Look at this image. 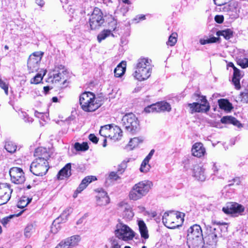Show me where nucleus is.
I'll list each match as a JSON object with an SVG mask.
<instances>
[{
  "instance_id": "nucleus-1",
  "label": "nucleus",
  "mask_w": 248,
  "mask_h": 248,
  "mask_svg": "<svg viewBox=\"0 0 248 248\" xmlns=\"http://www.w3.org/2000/svg\"><path fill=\"white\" fill-rule=\"evenodd\" d=\"M79 101L81 108L85 112L94 111L102 105L101 102L93 93L90 92L81 93Z\"/></svg>"
},
{
  "instance_id": "nucleus-2",
  "label": "nucleus",
  "mask_w": 248,
  "mask_h": 248,
  "mask_svg": "<svg viewBox=\"0 0 248 248\" xmlns=\"http://www.w3.org/2000/svg\"><path fill=\"white\" fill-rule=\"evenodd\" d=\"M152 183L149 181H142L133 186L129 193L130 200L137 201L145 196L149 191Z\"/></svg>"
},
{
  "instance_id": "nucleus-3",
  "label": "nucleus",
  "mask_w": 248,
  "mask_h": 248,
  "mask_svg": "<svg viewBox=\"0 0 248 248\" xmlns=\"http://www.w3.org/2000/svg\"><path fill=\"white\" fill-rule=\"evenodd\" d=\"M184 215L180 212H165L162 217V222L168 228L174 229L183 222Z\"/></svg>"
},
{
  "instance_id": "nucleus-4",
  "label": "nucleus",
  "mask_w": 248,
  "mask_h": 248,
  "mask_svg": "<svg viewBox=\"0 0 248 248\" xmlns=\"http://www.w3.org/2000/svg\"><path fill=\"white\" fill-rule=\"evenodd\" d=\"M48 156H46V158L38 156L31 163L30 170L34 175L42 176L46 174L49 169Z\"/></svg>"
},
{
  "instance_id": "nucleus-5",
  "label": "nucleus",
  "mask_w": 248,
  "mask_h": 248,
  "mask_svg": "<svg viewBox=\"0 0 248 248\" xmlns=\"http://www.w3.org/2000/svg\"><path fill=\"white\" fill-rule=\"evenodd\" d=\"M116 237L123 241L132 240L135 236L134 232L127 225L119 221L115 230Z\"/></svg>"
},
{
  "instance_id": "nucleus-6",
  "label": "nucleus",
  "mask_w": 248,
  "mask_h": 248,
  "mask_svg": "<svg viewBox=\"0 0 248 248\" xmlns=\"http://www.w3.org/2000/svg\"><path fill=\"white\" fill-rule=\"evenodd\" d=\"M123 126L128 132L134 133L139 128V122L133 113H128L123 116L122 120Z\"/></svg>"
},
{
  "instance_id": "nucleus-7",
  "label": "nucleus",
  "mask_w": 248,
  "mask_h": 248,
  "mask_svg": "<svg viewBox=\"0 0 248 248\" xmlns=\"http://www.w3.org/2000/svg\"><path fill=\"white\" fill-rule=\"evenodd\" d=\"M204 224L207 230H210V233L208 234V239L210 243V245H216L218 241L219 238L222 237L221 232L223 229L227 231V227H222L220 226H217L216 227H213L209 225Z\"/></svg>"
},
{
  "instance_id": "nucleus-8",
  "label": "nucleus",
  "mask_w": 248,
  "mask_h": 248,
  "mask_svg": "<svg viewBox=\"0 0 248 248\" xmlns=\"http://www.w3.org/2000/svg\"><path fill=\"white\" fill-rule=\"evenodd\" d=\"M103 14L98 8L94 9L90 16L89 24L91 29L95 30L100 27L104 22Z\"/></svg>"
},
{
  "instance_id": "nucleus-9",
  "label": "nucleus",
  "mask_w": 248,
  "mask_h": 248,
  "mask_svg": "<svg viewBox=\"0 0 248 248\" xmlns=\"http://www.w3.org/2000/svg\"><path fill=\"white\" fill-rule=\"evenodd\" d=\"M200 102L188 104L192 113L194 112H207L209 110L210 106L205 96H202Z\"/></svg>"
},
{
  "instance_id": "nucleus-10",
  "label": "nucleus",
  "mask_w": 248,
  "mask_h": 248,
  "mask_svg": "<svg viewBox=\"0 0 248 248\" xmlns=\"http://www.w3.org/2000/svg\"><path fill=\"white\" fill-rule=\"evenodd\" d=\"M9 174L12 183L21 184L25 181V177L23 170L18 167H13L9 170Z\"/></svg>"
},
{
  "instance_id": "nucleus-11",
  "label": "nucleus",
  "mask_w": 248,
  "mask_h": 248,
  "mask_svg": "<svg viewBox=\"0 0 248 248\" xmlns=\"http://www.w3.org/2000/svg\"><path fill=\"white\" fill-rule=\"evenodd\" d=\"M12 192L9 184H0V205L6 204L9 201Z\"/></svg>"
},
{
  "instance_id": "nucleus-12",
  "label": "nucleus",
  "mask_w": 248,
  "mask_h": 248,
  "mask_svg": "<svg viewBox=\"0 0 248 248\" xmlns=\"http://www.w3.org/2000/svg\"><path fill=\"white\" fill-rule=\"evenodd\" d=\"M245 210V207L236 202H231L226 204L225 207L222 208V211L227 215L230 214H241Z\"/></svg>"
},
{
  "instance_id": "nucleus-13",
  "label": "nucleus",
  "mask_w": 248,
  "mask_h": 248,
  "mask_svg": "<svg viewBox=\"0 0 248 248\" xmlns=\"http://www.w3.org/2000/svg\"><path fill=\"white\" fill-rule=\"evenodd\" d=\"M118 210L121 212L123 217L126 220H131L134 217L132 207L127 202H120L118 204Z\"/></svg>"
},
{
  "instance_id": "nucleus-14",
  "label": "nucleus",
  "mask_w": 248,
  "mask_h": 248,
  "mask_svg": "<svg viewBox=\"0 0 248 248\" xmlns=\"http://www.w3.org/2000/svg\"><path fill=\"white\" fill-rule=\"evenodd\" d=\"M66 71L64 70V67L62 65L56 67L53 71L49 74V79H51V81L56 82L59 81L62 78H64L63 75Z\"/></svg>"
},
{
  "instance_id": "nucleus-15",
  "label": "nucleus",
  "mask_w": 248,
  "mask_h": 248,
  "mask_svg": "<svg viewBox=\"0 0 248 248\" xmlns=\"http://www.w3.org/2000/svg\"><path fill=\"white\" fill-rule=\"evenodd\" d=\"M192 175L196 180L200 181H204L206 178L205 172V169L202 166L196 165L191 170Z\"/></svg>"
},
{
  "instance_id": "nucleus-16",
  "label": "nucleus",
  "mask_w": 248,
  "mask_h": 248,
  "mask_svg": "<svg viewBox=\"0 0 248 248\" xmlns=\"http://www.w3.org/2000/svg\"><path fill=\"white\" fill-rule=\"evenodd\" d=\"M151 72L152 71H149L148 68L142 69L136 68L133 76L136 79L141 81L148 79L150 77Z\"/></svg>"
},
{
  "instance_id": "nucleus-17",
  "label": "nucleus",
  "mask_w": 248,
  "mask_h": 248,
  "mask_svg": "<svg viewBox=\"0 0 248 248\" xmlns=\"http://www.w3.org/2000/svg\"><path fill=\"white\" fill-rule=\"evenodd\" d=\"M96 180L97 178L94 176H88L85 177L77 188L76 192L73 195V197L74 198H76L78 194L82 191L90 183Z\"/></svg>"
},
{
  "instance_id": "nucleus-18",
  "label": "nucleus",
  "mask_w": 248,
  "mask_h": 248,
  "mask_svg": "<svg viewBox=\"0 0 248 248\" xmlns=\"http://www.w3.org/2000/svg\"><path fill=\"white\" fill-rule=\"evenodd\" d=\"M96 201L98 205L102 206L108 204L110 200L107 193L101 189L98 191L96 196Z\"/></svg>"
},
{
  "instance_id": "nucleus-19",
  "label": "nucleus",
  "mask_w": 248,
  "mask_h": 248,
  "mask_svg": "<svg viewBox=\"0 0 248 248\" xmlns=\"http://www.w3.org/2000/svg\"><path fill=\"white\" fill-rule=\"evenodd\" d=\"M203 237L202 232L200 225L195 224L191 226L187 230V238Z\"/></svg>"
},
{
  "instance_id": "nucleus-20",
  "label": "nucleus",
  "mask_w": 248,
  "mask_h": 248,
  "mask_svg": "<svg viewBox=\"0 0 248 248\" xmlns=\"http://www.w3.org/2000/svg\"><path fill=\"white\" fill-rule=\"evenodd\" d=\"M41 61V57L34 55H30L28 61V67L30 72L36 71L39 68V64Z\"/></svg>"
},
{
  "instance_id": "nucleus-21",
  "label": "nucleus",
  "mask_w": 248,
  "mask_h": 248,
  "mask_svg": "<svg viewBox=\"0 0 248 248\" xmlns=\"http://www.w3.org/2000/svg\"><path fill=\"white\" fill-rule=\"evenodd\" d=\"M187 244L189 248H202L204 244L203 237L187 238Z\"/></svg>"
},
{
  "instance_id": "nucleus-22",
  "label": "nucleus",
  "mask_w": 248,
  "mask_h": 248,
  "mask_svg": "<svg viewBox=\"0 0 248 248\" xmlns=\"http://www.w3.org/2000/svg\"><path fill=\"white\" fill-rule=\"evenodd\" d=\"M192 155H205L206 149L203 144L201 142L195 143L191 148Z\"/></svg>"
},
{
  "instance_id": "nucleus-23",
  "label": "nucleus",
  "mask_w": 248,
  "mask_h": 248,
  "mask_svg": "<svg viewBox=\"0 0 248 248\" xmlns=\"http://www.w3.org/2000/svg\"><path fill=\"white\" fill-rule=\"evenodd\" d=\"M151 62V60L148 58H141L138 60L136 68L142 69L148 68L149 71H152Z\"/></svg>"
},
{
  "instance_id": "nucleus-24",
  "label": "nucleus",
  "mask_w": 248,
  "mask_h": 248,
  "mask_svg": "<svg viewBox=\"0 0 248 248\" xmlns=\"http://www.w3.org/2000/svg\"><path fill=\"white\" fill-rule=\"evenodd\" d=\"M71 175V165L67 163L62 169H61L57 176L60 180H62L64 178H68Z\"/></svg>"
},
{
  "instance_id": "nucleus-25",
  "label": "nucleus",
  "mask_w": 248,
  "mask_h": 248,
  "mask_svg": "<svg viewBox=\"0 0 248 248\" xmlns=\"http://www.w3.org/2000/svg\"><path fill=\"white\" fill-rule=\"evenodd\" d=\"M122 131L121 128L118 126H114L112 127L111 130V133L108 135V137L114 140H120L122 136Z\"/></svg>"
},
{
  "instance_id": "nucleus-26",
  "label": "nucleus",
  "mask_w": 248,
  "mask_h": 248,
  "mask_svg": "<svg viewBox=\"0 0 248 248\" xmlns=\"http://www.w3.org/2000/svg\"><path fill=\"white\" fill-rule=\"evenodd\" d=\"M144 139L143 137H135L131 139L128 144L126 146L125 149L127 150H132L135 148L143 142Z\"/></svg>"
},
{
  "instance_id": "nucleus-27",
  "label": "nucleus",
  "mask_w": 248,
  "mask_h": 248,
  "mask_svg": "<svg viewBox=\"0 0 248 248\" xmlns=\"http://www.w3.org/2000/svg\"><path fill=\"white\" fill-rule=\"evenodd\" d=\"M110 24L114 25V27L110 30H104L101 31L97 36V40L99 42H101L103 40L106 39L107 37L109 36L111 34L112 30L114 31L116 28V21H113Z\"/></svg>"
},
{
  "instance_id": "nucleus-28",
  "label": "nucleus",
  "mask_w": 248,
  "mask_h": 248,
  "mask_svg": "<svg viewBox=\"0 0 248 248\" xmlns=\"http://www.w3.org/2000/svg\"><path fill=\"white\" fill-rule=\"evenodd\" d=\"M80 240V236L79 235H76L67 238L64 240V242L66 244V246H67L68 248H71L77 246L78 244V243L79 242Z\"/></svg>"
},
{
  "instance_id": "nucleus-29",
  "label": "nucleus",
  "mask_w": 248,
  "mask_h": 248,
  "mask_svg": "<svg viewBox=\"0 0 248 248\" xmlns=\"http://www.w3.org/2000/svg\"><path fill=\"white\" fill-rule=\"evenodd\" d=\"M138 226L141 237L147 239L149 237L148 231L144 222L143 220L138 221Z\"/></svg>"
},
{
  "instance_id": "nucleus-30",
  "label": "nucleus",
  "mask_w": 248,
  "mask_h": 248,
  "mask_svg": "<svg viewBox=\"0 0 248 248\" xmlns=\"http://www.w3.org/2000/svg\"><path fill=\"white\" fill-rule=\"evenodd\" d=\"M126 62H122L114 69V75L117 78L122 77L126 69Z\"/></svg>"
},
{
  "instance_id": "nucleus-31",
  "label": "nucleus",
  "mask_w": 248,
  "mask_h": 248,
  "mask_svg": "<svg viewBox=\"0 0 248 248\" xmlns=\"http://www.w3.org/2000/svg\"><path fill=\"white\" fill-rule=\"evenodd\" d=\"M156 105V108L157 109V112L160 111H168L170 112L171 108L170 104L167 103V102L162 101L160 102H158L155 104Z\"/></svg>"
},
{
  "instance_id": "nucleus-32",
  "label": "nucleus",
  "mask_w": 248,
  "mask_h": 248,
  "mask_svg": "<svg viewBox=\"0 0 248 248\" xmlns=\"http://www.w3.org/2000/svg\"><path fill=\"white\" fill-rule=\"evenodd\" d=\"M221 122L223 124H232L239 127L241 126V124L235 118L232 116H224L221 119Z\"/></svg>"
},
{
  "instance_id": "nucleus-33",
  "label": "nucleus",
  "mask_w": 248,
  "mask_h": 248,
  "mask_svg": "<svg viewBox=\"0 0 248 248\" xmlns=\"http://www.w3.org/2000/svg\"><path fill=\"white\" fill-rule=\"evenodd\" d=\"M152 156H146L141 163L140 170L141 172L146 173L148 172L151 167L149 164V160L151 159Z\"/></svg>"
},
{
  "instance_id": "nucleus-34",
  "label": "nucleus",
  "mask_w": 248,
  "mask_h": 248,
  "mask_svg": "<svg viewBox=\"0 0 248 248\" xmlns=\"http://www.w3.org/2000/svg\"><path fill=\"white\" fill-rule=\"evenodd\" d=\"M218 105L221 109L230 111L232 109V104L226 99H220L218 101Z\"/></svg>"
},
{
  "instance_id": "nucleus-35",
  "label": "nucleus",
  "mask_w": 248,
  "mask_h": 248,
  "mask_svg": "<svg viewBox=\"0 0 248 248\" xmlns=\"http://www.w3.org/2000/svg\"><path fill=\"white\" fill-rule=\"evenodd\" d=\"M22 212H21L17 214L11 215L3 217L0 220V223L3 225V226L7 227V225L11 222L12 219L19 216L21 214Z\"/></svg>"
},
{
  "instance_id": "nucleus-36",
  "label": "nucleus",
  "mask_w": 248,
  "mask_h": 248,
  "mask_svg": "<svg viewBox=\"0 0 248 248\" xmlns=\"http://www.w3.org/2000/svg\"><path fill=\"white\" fill-rule=\"evenodd\" d=\"M35 232V226L33 224H29L24 229V235L26 238H30Z\"/></svg>"
},
{
  "instance_id": "nucleus-37",
  "label": "nucleus",
  "mask_w": 248,
  "mask_h": 248,
  "mask_svg": "<svg viewBox=\"0 0 248 248\" xmlns=\"http://www.w3.org/2000/svg\"><path fill=\"white\" fill-rule=\"evenodd\" d=\"M216 34L218 36H223L225 39L229 40L232 37L233 31L231 29H227L225 30L217 31Z\"/></svg>"
},
{
  "instance_id": "nucleus-38",
  "label": "nucleus",
  "mask_w": 248,
  "mask_h": 248,
  "mask_svg": "<svg viewBox=\"0 0 248 248\" xmlns=\"http://www.w3.org/2000/svg\"><path fill=\"white\" fill-rule=\"evenodd\" d=\"M112 129V127H111V125L110 124L104 125L101 127V129L99 131V134L101 136L106 138L108 137V135L111 133V130Z\"/></svg>"
},
{
  "instance_id": "nucleus-39",
  "label": "nucleus",
  "mask_w": 248,
  "mask_h": 248,
  "mask_svg": "<svg viewBox=\"0 0 248 248\" xmlns=\"http://www.w3.org/2000/svg\"><path fill=\"white\" fill-rule=\"evenodd\" d=\"M60 217L56 218L52 223L51 227V232L53 233H56L61 229Z\"/></svg>"
},
{
  "instance_id": "nucleus-40",
  "label": "nucleus",
  "mask_w": 248,
  "mask_h": 248,
  "mask_svg": "<svg viewBox=\"0 0 248 248\" xmlns=\"http://www.w3.org/2000/svg\"><path fill=\"white\" fill-rule=\"evenodd\" d=\"M75 149L78 151H85L89 149L87 142H83L82 143L76 142L74 144Z\"/></svg>"
},
{
  "instance_id": "nucleus-41",
  "label": "nucleus",
  "mask_w": 248,
  "mask_h": 248,
  "mask_svg": "<svg viewBox=\"0 0 248 248\" xmlns=\"http://www.w3.org/2000/svg\"><path fill=\"white\" fill-rule=\"evenodd\" d=\"M4 147L6 151L11 154L14 153L17 148L16 145L10 141L6 142Z\"/></svg>"
},
{
  "instance_id": "nucleus-42",
  "label": "nucleus",
  "mask_w": 248,
  "mask_h": 248,
  "mask_svg": "<svg viewBox=\"0 0 248 248\" xmlns=\"http://www.w3.org/2000/svg\"><path fill=\"white\" fill-rule=\"evenodd\" d=\"M117 237H112L110 240V248H121V241Z\"/></svg>"
},
{
  "instance_id": "nucleus-43",
  "label": "nucleus",
  "mask_w": 248,
  "mask_h": 248,
  "mask_svg": "<svg viewBox=\"0 0 248 248\" xmlns=\"http://www.w3.org/2000/svg\"><path fill=\"white\" fill-rule=\"evenodd\" d=\"M237 63L242 68L248 67V57L237 59Z\"/></svg>"
},
{
  "instance_id": "nucleus-44",
  "label": "nucleus",
  "mask_w": 248,
  "mask_h": 248,
  "mask_svg": "<svg viewBox=\"0 0 248 248\" xmlns=\"http://www.w3.org/2000/svg\"><path fill=\"white\" fill-rule=\"evenodd\" d=\"M31 202L28 198L23 197L21 198L17 202V206L19 208H23L26 207Z\"/></svg>"
},
{
  "instance_id": "nucleus-45",
  "label": "nucleus",
  "mask_w": 248,
  "mask_h": 248,
  "mask_svg": "<svg viewBox=\"0 0 248 248\" xmlns=\"http://www.w3.org/2000/svg\"><path fill=\"white\" fill-rule=\"evenodd\" d=\"M177 34L175 32L172 33L169 37L167 44L168 46H173L177 42Z\"/></svg>"
},
{
  "instance_id": "nucleus-46",
  "label": "nucleus",
  "mask_w": 248,
  "mask_h": 248,
  "mask_svg": "<svg viewBox=\"0 0 248 248\" xmlns=\"http://www.w3.org/2000/svg\"><path fill=\"white\" fill-rule=\"evenodd\" d=\"M106 180H114L116 181L119 179V176L117 174V173L115 171H111L108 174H106Z\"/></svg>"
},
{
  "instance_id": "nucleus-47",
  "label": "nucleus",
  "mask_w": 248,
  "mask_h": 248,
  "mask_svg": "<svg viewBox=\"0 0 248 248\" xmlns=\"http://www.w3.org/2000/svg\"><path fill=\"white\" fill-rule=\"evenodd\" d=\"M35 155H43L45 154H52V152L47 151V149L46 148H44L43 147H40L36 149L35 151Z\"/></svg>"
},
{
  "instance_id": "nucleus-48",
  "label": "nucleus",
  "mask_w": 248,
  "mask_h": 248,
  "mask_svg": "<svg viewBox=\"0 0 248 248\" xmlns=\"http://www.w3.org/2000/svg\"><path fill=\"white\" fill-rule=\"evenodd\" d=\"M45 73L44 74L43 76H42L40 74H37L34 78L31 79V83L37 84L39 83L43 79V76Z\"/></svg>"
},
{
  "instance_id": "nucleus-49",
  "label": "nucleus",
  "mask_w": 248,
  "mask_h": 248,
  "mask_svg": "<svg viewBox=\"0 0 248 248\" xmlns=\"http://www.w3.org/2000/svg\"><path fill=\"white\" fill-rule=\"evenodd\" d=\"M155 104L148 106L144 108V111L146 113L157 112V109Z\"/></svg>"
},
{
  "instance_id": "nucleus-50",
  "label": "nucleus",
  "mask_w": 248,
  "mask_h": 248,
  "mask_svg": "<svg viewBox=\"0 0 248 248\" xmlns=\"http://www.w3.org/2000/svg\"><path fill=\"white\" fill-rule=\"evenodd\" d=\"M72 211H73V209L72 208L67 207L63 211V213H62V214L61 215V216L60 217V218H62V217H65V219H66V218L70 214H71Z\"/></svg>"
},
{
  "instance_id": "nucleus-51",
  "label": "nucleus",
  "mask_w": 248,
  "mask_h": 248,
  "mask_svg": "<svg viewBox=\"0 0 248 248\" xmlns=\"http://www.w3.org/2000/svg\"><path fill=\"white\" fill-rule=\"evenodd\" d=\"M229 182L230 183L228 185L229 186H232L234 184L238 185L241 183V179L240 177H235L233 178L232 180L229 181Z\"/></svg>"
},
{
  "instance_id": "nucleus-52",
  "label": "nucleus",
  "mask_w": 248,
  "mask_h": 248,
  "mask_svg": "<svg viewBox=\"0 0 248 248\" xmlns=\"http://www.w3.org/2000/svg\"><path fill=\"white\" fill-rule=\"evenodd\" d=\"M239 79L240 78L233 77L232 78V82L235 85V88L238 89L240 88Z\"/></svg>"
},
{
  "instance_id": "nucleus-53",
  "label": "nucleus",
  "mask_w": 248,
  "mask_h": 248,
  "mask_svg": "<svg viewBox=\"0 0 248 248\" xmlns=\"http://www.w3.org/2000/svg\"><path fill=\"white\" fill-rule=\"evenodd\" d=\"M89 139L94 143H97L98 141V139L93 134L89 135Z\"/></svg>"
},
{
  "instance_id": "nucleus-54",
  "label": "nucleus",
  "mask_w": 248,
  "mask_h": 248,
  "mask_svg": "<svg viewBox=\"0 0 248 248\" xmlns=\"http://www.w3.org/2000/svg\"><path fill=\"white\" fill-rule=\"evenodd\" d=\"M224 20V17L223 16L221 15H217L215 17V20L218 23H221L223 22Z\"/></svg>"
},
{
  "instance_id": "nucleus-55",
  "label": "nucleus",
  "mask_w": 248,
  "mask_h": 248,
  "mask_svg": "<svg viewBox=\"0 0 248 248\" xmlns=\"http://www.w3.org/2000/svg\"><path fill=\"white\" fill-rule=\"evenodd\" d=\"M214 1L216 5L221 6L226 4L227 0H214Z\"/></svg>"
},
{
  "instance_id": "nucleus-56",
  "label": "nucleus",
  "mask_w": 248,
  "mask_h": 248,
  "mask_svg": "<svg viewBox=\"0 0 248 248\" xmlns=\"http://www.w3.org/2000/svg\"><path fill=\"white\" fill-rule=\"evenodd\" d=\"M240 71L236 67H234L233 69V77L240 78Z\"/></svg>"
},
{
  "instance_id": "nucleus-57",
  "label": "nucleus",
  "mask_w": 248,
  "mask_h": 248,
  "mask_svg": "<svg viewBox=\"0 0 248 248\" xmlns=\"http://www.w3.org/2000/svg\"><path fill=\"white\" fill-rule=\"evenodd\" d=\"M55 248H68L67 246H66L65 243L63 241L61 242Z\"/></svg>"
},
{
  "instance_id": "nucleus-58",
  "label": "nucleus",
  "mask_w": 248,
  "mask_h": 248,
  "mask_svg": "<svg viewBox=\"0 0 248 248\" xmlns=\"http://www.w3.org/2000/svg\"><path fill=\"white\" fill-rule=\"evenodd\" d=\"M8 84L2 80L0 78V87L1 89L4 88L6 86H7Z\"/></svg>"
},
{
  "instance_id": "nucleus-59",
  "label": "nucleus",
  "mask_w": 248,
  "mask_h": 248,
  "mask_svg": "<svg viewBox=\"0 0 248 248\" xmlns=\"http://www.w3.org/2000/svg\"><path fill=\"white\" fill-rule=\"evenodd\" d=\"M218 38L215 37H212L208 39V41H209V43H215L217 41Z\"/></svg>"
},
{
  "instance_id": "nucleus-60",
  "label": "nucleus",
  "mask_w": 248,
  "mask_h": 248,
  "mask_svg": "<svg viewBox=\"0 0 248 248\" xmlns=\"http://www.w3.org/2000/svg\"><path fill=\"white\" fill-rule=\"evenodd\" d=\"M201 44L203 45L209 43V41H208V39H201L200 41Z\"/></svg>"
},
{
  "instance_id": "nucleus-61",
  "label": "nucleus",
  "mask_w": 248,
  "mask_h": 248,
  "mask_svg": "<svg viewBox=\"0 0 248 248\" xmlns=\"http://www.w3.org/2000/svg\"><path fill=\"white\" fill-rule=\"evenodd\" d=\"M31 55H34V56H35L36 57L37 56H40L41 57V59H42V57L43 56V53H41L40 52H36L33 53Z\"/></svg>"
},
{
  "instance_id": "nucleus-62",
  "label": "nucleus",
  "mask_w": 248,
  "mask_h": 248,
  "mask_svg": "<svg viewBox=\"0 0 248 248\" xmlns=\"http://www.w3.org/2000/svg\"><path fill=\"white\" fill-rule=\"evenodd\" d=\"M36 3L41 6L44 4V2L42 0H36Z\"/></svg>"
},
{
  "instance_id": "nucleus-63",
  "label": "nucleus",
  "mask_w": 248,
  "mask_h": 248,
  "mask_svg": "<svg viewBox=\"0 0 248 248\" xmlns=\"http://www.w3.org/2000/svg\"><path fill=\"white\" fill-rule=\"evenodd\" d=\"M49 90H50V88L48 86H45L44 87V92L46 93H48V92L49 91Z\"/></svg>"
},
{
  "instance_id": "nucleus-64",
  "label": "nucleus",
  "mask_w": 248,
  "mask_h": 248,
  "mask_svg": "<svg viewBox=\"0 0 248 248\" xmlns=\"http://www.w3.org/2000/svg\"><path fill=\"white\" fill-rule=\"evenodd\" d=\"M214 172L215 173L218 171V168L216 166V164H214L213 167Z\"/></svg>"
}]
</instances>
